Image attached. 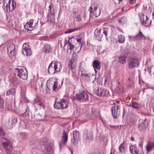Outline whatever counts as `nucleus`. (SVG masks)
<instances>
[{
  "label": "nucleus",
  "instance_id": "1",
  "mask_svg": "<svg viewBox=\"0 0 154 154\" xmlns=\"http://www.w3.org/2000/svg\"><path fill=\"white\" fill-rule=\"evenodd\" d=\"M98 5L97 4H93L89 7L88 9L89 11V17L91 18L94 19L99 16L100 14L101 11L100 9L97 10Z\"/></svg>",
  "mask_w": 154,
  "mask_h": 154
},
{
  "label": "nucleus",
  "instance_id": "2",
  "mask_svg": "<svg viewBox=\"0 0 154 154\" xmlns=\"http://www.w3.org/2000/svg\"><path fill=\"white\" fill-rule=\"evenodd\" d=\"M63 84L62 81L61 82L60 84L57 80L53 82L51 80H48L47 82V87L49 90L51 89L54 91L57 92L61 88Z\"/></svg>",
  "mask_w": 154,
  "mask_h": 154
},
{
  "label": "nucleus",
  "instance_id": "3",
  "mask_svg": "<svg viewBox=\"0 0 154 154\" xmlns=\"http://www.w3.org/2000/svg\"><path fill=\"white\" fill-rule=\"evenodd\" d=\"M57 98L55 99L54 104V108L57 109H63L67 108L69 106V103L67 100L61 99L60 101L57 102Z\"/></svg>",
  "mask_w": 154,
  "mask_h": 154
},
{
  "label": "nucleus",
  "instance_id": "4",
  "mask_svg": "<svg viewBox=\"0 0 154 154\" xmlns=\"http://www.w3.org/2000/svg\"><path fill=\"white\" fill-rule=\"evenodd\" d=\"M17 76L23 79H26L28 77L27 72L25 68L23 66H18L16 69Z\"/></svg>",
  "mask_w": 154,
  "mask_h": 154
},
{
  "label": "nucleus",
  "instance_id": "5",
  "mask_svg": "<svg viewBox=\"0 0 154 154\" xmlns=\"http://www.w3.org/2000/svg\"><path fill=\"white\" fill-rule=\"evenodd\" d=\"M0 143L5 151H11L12 149V146L9 140L5 138L2 137L0 139Z\"/></svg>",
  "mask_w": 154,
  "mask_h": 154
},
{
  "label": "nucleus",
  "instance_id": "6",
  "mask_svg": "<svg viewBox=\"0 0 154 154\" xmlns=\"http://www.w3.org/2000/svg\"><path fill=\"white\" fill-rule=\"evenodd\" d=\"M140 17L142 26L148 27L150 26L152 23V20L143 14H140Z\"/></svg>",
  "mask_w": 154,
  "mask_h": 154
},
{
  "label": "nucleus",
  "instance_id": "7",
  "mask_svg": "<svg viewBox=\"0 0 154 154\" xmlns=\"http://www.w3.org/2000/svg\"><path fill=\"white\" fill-rule=\"evenodd\" d=\"M43 146L45 148L43 152L45 153H52L53 151V146H51V144L48 142V140L47 138H45L44 140Z\"/></svg>",
  "mask_w": 154,
  "mask_h": 154
},
{
  "label": "nucleus",
  "instance_id": "8",
  "mask_svg": "<svg viewBox=\"0 0 154 154\" xmlns=\"http://www.w3.org/2000/svg\"><path fill=\"white\" fill-rule=\"evenodd\" d=\"M139 64V59L136 57H133L129 59L128 61V68L130 69H133L138 67Z\"/></svg>",
  "mask_w": 154,
  "mask_h": 154
},
{
  "label": "nucleus",
  "instance_id": "9",
  "mask_svg": "<svg viewBox=\"0 0 154 154\" xmlns=\"http://www.w3.org/2000/svg\"><path fill=\"white\" fill-rule=\"evenodd\" d=\"M75 98L78 100H82V101H88L89 99V96L85 91H83L77 94Z\"/></svg>",
  "mask_w": 154,
  "mask_h": 154
},
{
  "label": "nucleus",
  "instance_id": "10",
  "mask_svg": "<svg viewBox=\"0 0 154 154\" xmlns=\"http://www.w3.org/2000/svg\"><path fill=\"white\" fill-rule=\"evenodd\" d=\"M129 40L131 42L144 40L146 38V37L143 35L140 30L139 33L135 36H129Z\"/></svg>",
  "mask_w": 154,
  "mask_h": 154
},
{
  "label": "nucleus",
  "instance_id": "11",
  "mask_svg": "<svg viewBox=\"0 0 154 154\" xmlns=\"http://www.w3.org/2000/svg\"><path fill=\"white\" fill-rule=\"evenodd\" d=\"M22 52L23 54L26 56H30L32 54V51L30 47L26 43H24L22 47Z\"/></svg>",
  "mask_w": 154,
  "mask_h": 154
},
{
  "label": "nucleus",
  "instance_id": "12",
  "mask_svg": "<svg viewBox=\"0 0 154 154\" xmlns=\"http://www.w3.org/2000/svg\"><path fill=\"white\" fill-rule=\"evenodd\" d=\"M16 7V4L13 0H9L8 3L7 4L5 7V9L7 12L12 11Z\"/></svg>",
  "mask_w": 154,
  "mask_h": 154
},
{
  "label": "nucleus",
  "instance_id": "13",
  "mask_svg": "<svg viewBox=\"0 0 154 154\" xmlns=\"http://www.w3.org/2000/svg\"><path fill=\"white\" fill-rule=\"evenodd\" d=\"M7 52L9 56H12L14 57H15L16 51L15 50V46L12 43L8 44L7 46Z\"/></svg>",
  "mask_w": 154,
  "mask_h": 154
},
{
  "label": "nucleus",
  "instance_id": "14",
  "mask_svg": "<svg viewBox=\"0 0 154 154\" xmlns=\"http://www.w3.org/2000/svg\"><path fill=\"white\" fill-rule=\"evenodd\" d=\"M73 138L71 140V142L74 145L76 144L79 140L80 135L77 131H74L73 132Z\"/></svg>",
  "mask_w": 154,
  "mask_h": 154
},
{
  "label": "nucleus",
  "instance_id": "15",
  "mask_svg": "<svg viewBox=\"0 0 154 154\" xmlns=\"http://www.w3.org/2000/svg\"><path fill=\"white\" fill-rule=\"evenodd\" d=\"M94 33L96 39L99 41H101L103 36V34L101 30L100 29H97L95 30Z\"/></svg>",
  "mask_w": 154,
  "mask_h": 154
},
{
  "label": "nucleus",
  "instance_id": "16",
  "mask_svg": "<svg viewBox=\"0 0 154 154\" xmlns=\"http://www.w3.org/2000/svg\"><path fill=\"white\" fill-rule=\"evenodd\" d=\"M92 66L96 72V69L100 70V69L101 63L98 60H95L93 62Z\"/></svg>",
  "mask_w": 154,
  "mask_h": 154
},
{
  "label": "nucleus",
  "instance_id": "17",
  "mask_svg": "<svg viewBox=\"0 0 154 154\" xmlns=\"http://www.w3.org/2000/svg\"><path fill=\"white\" fill-rule=\"evenodd\" d=\"M33 22V20L32 19L30 20L29 22H27L24 25L25 28L29 31L32 30L33 29V27L32 26Z\"/></svg>",
  "mask_w": 154,
  "mask_h": 154
},
{
  "label": "nucleus",
  "instance_id": "18",
  "mask_svg": "<svg viewBox=\"0 0 154 154\" xmlns=\"http://www.w3.org/2000/svg\"><path fill=\"white\" fill-rule=\"evenodd\" d=\"M106 91L105 89L98 88L95 91V93L98 96H104L106 94Z\"/></svg>",
  "mask_w": 154,
  "mask_h": 154
},
{
  "label": "nucleus",
  "instance_id": "19",
  "mask_svg": "<svg viewBox=\"0 0 154 154\" xmlns=\"http://www.w3.org/2000/svg\"><path fill=\"white\" fill-rule=\"evenodd\" d=\"M148 122L146 118H145L139 124L138 128L140 130H142L146 128Z\"/></svg>",
  "mask_w": 154,
  "mask_h": 154
},
{
  "label": "nucleus",
  "instance_id": "20",
  "mask_svg": "<svg viewBox=\"0 0 154 154\" xmlns=\"http://www.w3.org/2000/svg\"><path fill=\"white\" fill-rule=\"evenodd\" d=\"M54 68L56 72H57L61 70L62 69V65L58 61H56L54 63Z\"/></svg>",
  "mask_w": 154,
  "mask_h": 154
},
{
  "label": "nucleus",
  "instance_id": "21",
  "mask_svg": "<svg viewBox=\"0 0 154 154\" xmlns=\"http://www.w3.org/2000/svg\"><path fill=\"white\" fill-rule=\"evenodd\" d=\"M76 66L74 59H71L68 64V69L69 70H72L75 69V68Z\"/></svg>",
  "mask_w": 154,
  "mask_h": 154
},
{
  "label": "nucleus",
  "instance_id": "22",
  "mask_svg": "<svg viewBox=\"0 0 154 154\" xmlns=\"http://www.w3.org/2000/svg\"><path fill=\"white\" fill-rule=\"evenodd\" d=\"M130 150L131 154H138L139 150L135 145H131L130 147Z\"/></svg>",
  "mask_w": 154,
  "mask_h": 154
},
{
  "label": "nucleus",
  "instance_id": "23",
  "mask_svg": "<svg viewBox=\"0 0 154 154\" xmlns=\"http://www.w3.org/2000/svg\"><path fill=\"white\" fill-rule=\"evenodd\" d=\"M20 100L21 102H28V100L27 99L25 95V92L24 91H21L20 93Z\"/></svg>",
  "mask_w": 154,
  "mask_h": 154
},
{
  "label": "nucleus",
  "instance_id": "24",
  "mask_svg": "<svg viewBox=\"0 0 154 154\" xmlns=\"http://www.w3.org/2000/svg\"><path fill=\"white\" fill-rule=\"evenodd\" d=\"M154 147V142H149L146 146V150L147 152L148 153L151 151Z\"/></svg>",
  "mask_w": 154,
  "mask_h": 154
},
{
  "label": "nucleus",
  "instance_id": "25",
  "mask_svg": "<svg viewBox=\"0 0 154 154\" xmlns=\"http://www.w3.org/2000/svg\"><path fill=\"white\" fill-rule=\"evenodd\" d=\"M68 140V134L64 130L62 136V142L63 144L66 143Z\"/></svg>",
  "mask_w": 154,
  "mask_h": 154
},
{
  "label": "nucleus",
  "instance_id": "26",
  "mask_svg": "<svg viewBox=\"0 0 154 154\" xmlns=\"http://www.w3.org/2000/svg\"><path fill=\"white\" fill-rule=\"evenodd\" d=\"M43 51L45 53H48L52 51V49L49 45L46 44L44 46Z\"/></svg>",
  "mask_w": 154,
  "mask_h": 154
},
{
  "label": "nucleus",
  "instance_id": "27",
  "mask_svg": "<svg viewBox=\"0 0 154 154\" xmlns=\"http://www.w3.org/2000/svg\"><path fill=\"white\" fill-rule=\"evenodd\" d=\"M53 62H51L49 64L48 68V71L50 73L54 74L56 73L54 66H53Z\"/></svg>",
  "mask_w": 154,
  "mask_h": 154
},
{
  "label": "nucleus",
  "instance_id": "28",
  "mask_svg": "<svg viewBox=\"0 0 154 154\" xmlns=\"http://www.w3.org/2000/svg\"><path fill=\"white\" fill-rule=\"evenodd\" d=\"M125 141H124L119 146V152L122 153L125 152Z\"/></svg>",
  "mask_w": 154,
  "mask_h": 154
},
{
  "label": "nucleus",
  "instance_id": "29",
  "mask_svg": "<svg viewBox=\"0 0 154 154\" xmlns=\"http://www.w3.org/2000/svg\"><path fill=\"white\" fill-rule=\"evenodd\" d=\"M100 29L102 31V33L104 34L106 38H107L108 34L109 33V29L108 27H103Z\"/></svg>",
  "mask_w": 154,
  "mask_h": 154
},
{
  "label": "nucleus",
  "instance_id": "30",
  "mask_svg": "<svg viewBox=\"0 0 154 154\" xmlns=\"http://www.w3.org/2000/svg\"><path fill=\"white\" fill-rule=\"evenodd\" d=\"M127 56L121 55L119 57V61L121 64H125L126 63Z\"/></svg>",
  "mask_w": 154,
  "mask_h": 154
},
{
  "label": "nucleus",
  "instance_id": "31",
  "mask_svg": "<svg viewBox=\"0 0 154 154\" xmlns=\"http://www.w3.org/2000/svg\"><path fill=\"white\" fill-rule=\"evenodd\" d=\"M129 106L135 108H138L140 107V104L136 102L134 103L133 102L132 104H130Z\"/></svg>",
  "mask_w": 154,
  "mask_h": 154
},
{
  "label": "nucleus",
  "instance_id": "32",
  "mask_svg": "<svg viewBox=\"0 0 154 154\" xmlns=\"http://www.w3.org/2000/svg\"><path fill=\"white\" fill-rule=\"evenodd\" d=\"M118 39V42L120 43H123L125 42V37L122 35H119Z\"/></svg>",
  "mask_w": 154,
  "mask_h": 154
},
{
  "label": "nucleus",
  "instance_id": "33",
  "mask_svg": "<svg viewBox=\"0 0 154 154\" xmlns=\"http://www.w3.org/2000/svg\"><path fill=\"white\" fill-rule=\"evenodd\" d=\"M81 75L82 77H84V78L88 81H91V79H90V76L91 75H90L88 74L82 73H81Z\"/></svg>",
  "mask_w": 154,
  "mask_h": 154
},
{
  "label": "nucleus",
  "instance_id": "34",
  "mask_svg": "<svg viewBox=\"0 0 154 154\" xmlns=\"http://www.w3.org/2000/svg\"><path fill=\"white\" fill-rule=\"evenodd\" d=\"M92 136V135L89 133H85L83 134L84 137L87 140L91 139Z\"/></svg>",
  "mask_w": 154,
  "mask_h": 154
},
{
  "label": "nucleus",
  "instance_id": "35",
  "mask_svg": "<svg viewBox=\"0 0 154 154\" xmlns=\"http://www.w3.org/2000/svg\"><path fill=\"white\" fill-rule=\"evenodd\" d=\"M80 28L79 27H78L72 29H69L66 31L65 32V34L70 33L75 31H77L80 29Z\"/></svg>",
  "mask_w": 154,
  "mask_h": 154
},
{
  "label": "nucleus",
  "instance_id": "36",
  "mask_svg": "<svg viewBox=\"0 0 154 154\" xmlns=\"http://www.w3.org/2000/svg\"><path fill=\"white\" fill-rule=\"evenodd\" d=\"M33 104L35 105V106L36 105L41 106V104L39 102V99L37 98H36L34 99Z\"/></svg>",
  "mask_w": 154,
  "mask_h": 154
},
{
  "label": "nucleus",
  "instance_id": "37",
  "mask_svg": "<svg viewBox=\"0 0 154 154\" xmlns=\"http://www.w3.org/2000/svg\"><path fill=\"white\" fill-rule=\"evenodd\" d=\"M125 21V17H123L121 18H120L118 20V23L120 24H122L123 23H124Z\"/></svg>",
  "mask_w": 154,
  "mask_h": 154
},
{
  "label": "nucleus",
  "instance_id": "38",
  "mask_svg": "<svg viewBox=\"0 0 154 154\" xmlns=\"http://www.w3.org/2000/svg\"><path fill=\"white\" fill-rule=\"evenodd\" d=\"M111 112L112 116L113 117L115 118V113H116V106H114L112 107Z\"/></svg>",
  "mask_w": 154,
  "mask_h": 154
},
{
  "label": "nucleus",
  "instance_id": "39",
  "mask_svg": "<svg viewBox=\"0 0 154 154\" xmlns=\"http://www.w3.org/2000/svg\"><path fill=\"white\" fill-rule=\"evenodd\" d=\"M54 14H53L52 16V17L51 18V16H50V17H48V18L47 19L48 20V21H49L50 23H54Z\"/></svg>",
  "mask_w": 154,
  "mask_h": 154
},
{
  "label": "nucleus",
  "instance_id": "40",
  "mask_svg": "<svg viewBox=\"0 0 154 154\" xmlns=\"http://www.w3.org/2000/svg\"><path fill=\"white\" fill-rule=\"evenodd\" d=\"M129 52V51L128 49L127 48H125L123 51V55L126 56L127 57Z\"/></svg>",
  "mask_w": 154,
  "mask_h": 154
},
{
  "label": "nucleus",
  "instance_id": "41",
  "mask_svg": "<svg viewBox=\"0 0 154 154\" xmlns=\"http://www.w3.org/2000/svg\"><path fill=\"white\" fill-rule=\"evenodd\" d=\"M124 91V88L122 86H120L119 88L118 92L119 94H122Z\"/></svg>",
  "mask_w": 154,
  "mask_h": 154
},
{
  "label": "nucleus",
  "instance_id": "42",
  "mask_svg": "<svg viewBox=\"0 0 154 154\" xmlns=\"http://www.w3.org/2000/svg\"><path fill=\"white\" fill-rule=\"evenodd\" d=\"M75 41V38H73V37L69 38L68 41V43H69V42L73 44L74 42Z\"/></svg>",
  "mask_w": 154,
  "mask_h": 154
},
{
  "label": "nucleus",
  "instance_id": "43",
  "mask_svg": "<svg viewBox=\"0 0 154 154\" xmlns=\"http://www.w3.org/2000/svg\"><path fill=\"white\" fill-rule=\"evenodd\" d=\"M75 19L76 21L78 22H80L82 20L81 18V15L80 14H78L77 15L76 17H75Z\"/></svg>",
  "mask_w": 154,
  "mask_h": 154
},
{
  "label": "nucleus",
  "instance_id": "44",
  "mask_svg": "<svg viewBox=\"0 0 154 154\" xmlns=\"http://www.w3.org/2000/svg\"><path fill=\"white\" fill-rule=\"evenodd\" d=\"M4 100L3 99H0V108L3 109L4 108Z\"/></svg>",
  "mask_w": 154,
  "mask_h": 154
},
{
  "label": "nucleus",
  "instance_id": "45",
  "mask_svg": "<svg viewBox=\"0 0 154 154\" xmlns=\"http://www.w3.org/2000/svg\"><path fill=\"white\" fill-rule=\"evenodd\" d=\"M72 72V76L74 78H75L76 77V69L71 70Z\"/></svg>",
  "mask_w": 154,
  "mask_h": 154
},
{
  "label": "nucleus",
  "instance_id": "46",
  "mask_svg": "<svg viewBox=\"0 0 154 154\" xmlns=\"http://www.w3.org/2000/svg\"><path fill=\"white\" fill-rule=\"evenodd\" d=\"M10 89L11 94V95L14 96L16 93V91L15 89L11 88Z\"/></svg>",
  "mask_w": 154,
  "mask_h": 154
},
{
  "label": "nucleus",
  "instance_id": "47",
  "mask_svg": "<svg viewBox=\"0 0 154 154\" xmlns=\"http://www.w3.org/2000/svg\"><path fill=\"white\" fill-rule=\"evenodd\" d=\"M69 45V49L70 50H72L74 48L75 46H74L72 44V43H71L69 42V43H68Z\"/></svg>",
  "mask_w": 154,
  "mask_h": 154
},
{
  "label": "nucleus",
  "instance_id": "48",
  "mask_svg": "<svg viewBox=\"0 0 154 154\" xmlns=\"http://www.w3.org/2000/svg\"><path fill=\"white\" fill-rule=\"evenodd\" d=\"M52 9V6L51 5H50L49 6V9H48V15H52V13L51 12V10Z\"/></svg>",
  "mask_w": 154,
  "mask_h": 154
},
{
  "label": "nucleus",
  "instance_id": "49",
  "mask_svg": "<svg viewBox=\"0 0 154 154\" xmlns=\"http://www.w3.org/2000/svg\"><path fill=\"white\" fill-rule=\"evenodd\" d=\"M5 134L3 130L1 128H0V136H4Z\"/></svg>",
  "mask_w": 154,
  "mask_h": 154
},
{
  "label": "nucleus",
  "instance_id": "50",
  "mask_svg": "<svg viewBox=\"0 0 154 154\" xmlns=\"http://www.w3.org/2000/svg\"><path fill=\"white\" fill-rule=\"evenodd\" d=\"M8 106H6V107L8 110H12V106L11 105H8Z\"/></svg>",
  "mask_w": 154,
  "mask_h": 154
},
{
  "label": "nucleus",
  "instance_id": "51",
  "mask_svg": "<svg viewBox=\"0 0 154 154\" xmlns=\"http://www.w3.org/2000/svg\"><path fill=\"white\" fill-rule=\"evenodd\" d=\"M82 38H78L77 39V42L79 43H82Z\"/></svg>",
  "mask_w": 154,
  "mask_h": 154
},
{
  "label": "nucleus",
  "instance_id": "52",
  "mask_svg": "<svg viewBox=\"0 0 154 154\" xmlns=\"http://www.w3.org/2000/svg\"><path fill=\"white\" fill-rule=\"evenodd\" d=\"M11 94V93L10 89H9V90H8L7 91V92L6 93V96H8L10 95Z\"/></svg>",
  "mask_w": 154,
  "mask_h": 154
},
{
  "label": "nucleus",
  "instance_id": "53",
  "mask_svg": "<svg viewBox=\"0 0 154 154\" xmlns=\"http://www.w3.org/2000/svg\"><path fill=\"white\" fill-rule=\"evenodd\" d=\"M93 116L94 117H97L99 116V113L97 112L96 114H95L94 113H93Z\"/></svg>",
  "mask_w": 154,
  "mask_h": 154
},
{
  "label": "nucleus",
  "instance_id": "54",
  "mask_svg": "<svg viewBox=\"0 0 154 154\" xmlns=\"http://www.w3.org/2000/svg\"><path fill=\"white\" fill-rule=\"evenodd\" d=\"M110 103L111 105H113L115 103L114 102V100H111L110 101Z\"/></svg>",
  "mask_w": 154,
  "mask_h": 154
},
{
  "label": "nucleus",
  "instance_id": "55",
  "mask_svg": "<svg viewBox=\"0 0 154 154\" xmlns=\"http://www.w3.org/2000/svg\"><path fill=\"white\" fill-rule=\"evenodd\" d=\"M130 2L132 4L135 3V1L134 0H129Z\"/></svg>",
  "mask_w": 154,
  "mask_h": 154
},
{
  "label": "nucleus",
  "instance_id": "56",
  "mask_svg": "<svg viewBox=\"0 0 154 154\" xmlns=\"http://www.w3.org/2000/svg\"><path fill=\"white\" fill-rule=\"evenodd\" d=\"M64 46H65L66 44L68 43V41H67V40L66 39H65L64 41Z\"/></svg>",
  "mask_w": 154,
  "mask_h": 154
},
{
  "label": "nucleus",
  "instance_id": "57",
  "mask_svg": "<svg viewBox=\"0 0 154 154\" xmlns=\"http://www.w3.org/2000/svg\"><path fill=\"white\" fill-rule=\"evenodd\" d=\"M89 119V118L88 117V116H87L86 118H85V120L84 121H83V122H85L86 121Z\"/></svg>",
  "mask_w": 154,
  "mask_h": 154
},
{
  "label": "nucleus",
  "instance_id": "58",
  "mask_svg": "<svg viewBox=\"0 0 154 154\" xmlns=\"http://www.w3.org/2000/svg\"><path fill=\"white\" fill-rule=\"evenodd\" d=\"M120 106H117V111L119 110V111H120Z\"/></svg>",
  "mask_w": 154,
  "mask_h": 154
},
{
  "label": "nucleus",
  "instance_id": "59",
  "mask_svg": "<svg viewBox=\"0 0 154 154\" xmlns=\"http://www.w3.org/2000/svg\"><path fill=\"white\" fill-rule=\"evenodd\" d=\"M131 140L132 141H134V138L133 137H131Z\"/></svg>",
  "mask_w": 154,
  "mask_h": 154
},
{
  "label": "nucleus",
  "instance_id": "60",
  "mask_svg": "<svg viewBox=\"0 0 154 154\" xmlns=\"http://www.w3.org/2000/svg\"><path fill=\"white\" fill-rule=\"evenodd\" d=\"M120 103V101L119 100L116 101V103Z\"/></svg>",
  "mask_w": 154,
  "mask_h": 154
},
{
  "label": "nucleus",
  "instance_id": "61",
  "mask_svg": "<svg viewBox=\"0 0 154 154\" xmlns=\"http://www.w3.org/2000/svg\"><path fill=\"white\" fill-rule=\"evenodd\" d=\"M59 146H60V148H61V147H62V146H63V145H62L61 144H59Z\"/></svg>",
  "mask_w": 154,
  "mask_h": 154
},
{
  "label": "nucleus",
  "instance_id": "62",
  "mask_svg": "<svg viewBox=\"0 0 154 154\" xmlns=\"http://www.w3.org/2000/svg\"><path fill=\"white\" fill-rule=\"evenodd\" d=\"M107 81V79L106 78V79L105 80V82H106Z\"/></svg>",
  "mask_w": 154,
  "mask_h": 154
},
{
  "label": "nucleus",
  "instance_id": "63",
  "mask_svg": "<svg viewBox=\"0 0 154 154\" xmlns=\"http://www.w3.org/2000/svg\"><path fill=\"white\" fill-rule=\"evenodd\" d=\"M122 0H118L119 1V3H120V2H121V1H122Z\"/></svg>",
  "mask_w": 154,
  "mask_h": 154
},
{
  "label": "nucleus",
  "instance_id": "64",
  "mask_svg": "<svg viewBox=\"0 0 154 154\" xmlns=\"http://www.w3.org/2000/svg\"><path fill=\"white\" fill-rule=\"evenodd\" d=\"M22 135H25V134L24 133H23L22 134Z\"/></svg>",
  "mask_w": 154,
  "mask_h": 154
}]
</instances>
